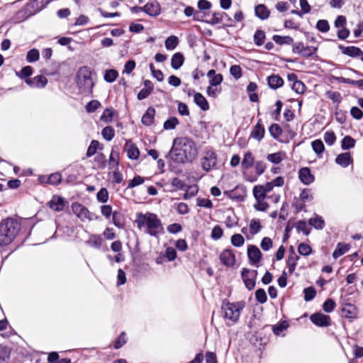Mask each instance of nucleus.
Wrapping results in <instances>:
<instances>
[{
  "label": "nucleus",
  "mask_w": 363,
  "mask_h": 363,
  "mask_svg": "<svg viewBox=\"0 0 363 363\" xmlns=\"http://www.w3.org/2000/svg\"><path fill=\"white\" fill-rule=\"evenodd\" d=\"M196 155L197 148L191 139L183 137L174 140L169 155L174 162L178 163L191 162Z\"/></svg>",
  "instance_id": "f257e3e1"
},
{
  "label": "nucleus",
  "mask_w": 363,
  "mask_h": 363,
  "mask_svg": "<svg viewBox=\"0 0 363 363\" xmlns=\"http://www.w3.org/2000/svg\"><path fill=\"white\" fill-rule=\"evenodd\" d=\"M138 229L143 230L145 233L152 237H158L163 233V225L160 219L155 213L147 212L138 213L135 220Z\"/></svg>",
  "instance_id": "f03ea898"
},
{
  "label": "nucleus",
  "mask_w": 363,
  "mask_h": 363,
  "mask_svg": "<svg viewBox=\"0 0 363 363\" xmlns=\"http://www.w3.org/2000/svg\"><path fill=\"white\" fill-rule=\"evenodd\" d=\"M21 230V223L16 219L8 218L0 223V247L7 246L16 238Z\"/></svg>",
  "instance_id": "7ed1b4c3"
},
{
  "label": "nucleus",
  "mask_w": 363,
  "mask_h": 363,
  "mask_svg": "<svg viewBox=\"0 0 363 363\" xmlns=\"http://www.w3.org/2000/svg\"><path fill=\"white\" fill-rule=\"evenodd\" d=\"M77 84L81 94L84 95L92 94L94 82L90 68L84 66L78 70L77 73Z\"/></svg>",
  "instance_id": "20e7f679"
},
{
  "label": "nucleus",
  "mask_w": 363,
  "mask_h": 363,
  "mask_svg": "<svg viewBox=\"0 0 363 363\" xmlns=\"http://www.w3.org/2000/svg\"><path fill=\"white\" fill-rule=\"evenodd\" d=\"M245 306V301L235 303L223 302L221 307L223 316L225 319L229 320L233 323H235L239 320L240 313Z\"/></svg>",
  "instance_id": "39448f33"
},
{
  "label": "nucleus",
  "mask_w": 363,
  "mask_h": 363,
  "mask_svg": "<svg viewBox=\"0 0 363 363\" xmlns=\"http://www.w3.org/2000/svg\"><path fill=\"white\" fill-rule=\"evenodd\" d=\"M218 157L216 152L212 149L206 150L201 158V166L203 171L208 172L218 169Z\"/></svg>",
  "instance_id": "423d86ee"
},
{
  "label": "nucleus",
  "mask_w": 363,
  "mask_h": 363,
  "mask_svg": "<svg viewBox=\"0 0 363 363\" xmlns=\"http://www.w3.org/2000/svg\"><path fill=\"white\" fill-rule=\"evenodd\" d=\"M72 210L73 213L82 220H84L85 219L88 220H93L98 218L96 215L91 213L85 206L77 202L72 203Z\"/></svg>",
  "instance_id": "0eeeda50"
},
{
  "label": "nucleus",
  "mask_w": 363,
  "mask_h": 363,
  "mask_svg": "<svg viewBox=\"0 0 363 363\" xmlns=\"http://www.w3.org/2000/svg\"><path fill=\"white\" fill-rule=\"evenodd\" d=\"M51 0H30L25 6V11L32 16L40 11Z\"/></svg>",
  "instance_id": "6e6552de"
},
{
  "label": "nucleus",
  "mask_w": 363,
  "mask_h": 363,
  "mask_svg": "<svg viewBox=\"0 0 363 363\" xmlns=\"http://www.w3.org/2000/svg\"><path fill=\"white\" fill-rule=\"evenodd\" d=\"M257 271L250 270L243 268L241 272L242 279L247 289L252 290L255 286V279L257 277Z\"/></svg>",
  "instance_id": "1a4fd4ad"
},
{
  "label": "nucleus",
  "mask_w": 363,
  "mask_h": 363,
  "mask_svg": "<svg viewBox=\"0 0 363 363\" xmlns=\"http://www.w3.org/2000/svg\"><path fill=\"white\" fill-rule=\"evenodd\" d=\"M311 322L319 327H327L330 325V318L329 315L321 313H315L311 315Z\"/></svg>",
  "instance_id": "9d476101"
},
{
  "label": "nucleus",
  "mask_w": 363,
  "mask_h": 363,
  "mask_svg": "<svg viewBox=\"0 0 363 363\" xmlns=\"http://www.w3.org/2000/svg\"><path fill=\"white\" fill-rule=\"evenodd\" d=\"M247 257L251 264L258 267L262 258V252L255 245H250L247 247Z\"/></svg>",
  "instance_id": "9b49d317"
},
{
  "label": "nucleus",
  "mask_w": 363,
  "mask_h": 363,
  "mask_svg": "<svg viewBox=\"0 0 363 363\" xmlns=\"http://www.w3.org/2000/svg\"><path fill=\"white\" fill-rule=\"evenodd\" d=\"M26 83L33 88H44L48 83L47 78L40 74L34 77L33 78H27L25 80Z\"/></svg>",
  "instance_id": "f8f14e48"
},
{
  "label": "nucleus",
  "mask_w": 363,
  "mask_h": 363,
  "mask_svg": "<svg viewBox=\"0 0 363 363\" xmlns=\"http://www.w3.org/2000/svg\"><path fill=\"white\" fill-rule=\"evenodd\" d=\"M137 9L144 11L152 16H156L160 13V5L157 1L147 2L143 7H138Z\"/></svg>",
  "instance_id": "ddd939ff"
},
{
  "label": "nucleus",
  "mask_w": 363,
  "mask_h": 363,
  "mask_svg": "<svg viewBox=\"0 0 363 363\" xmlns=\"http://www.w3.org/2000/svg\"><path fill=\"white\" fill-rule=\"evenodd\" d=\"M358 315L357 308L351 303H346L342 308L341 315L345 318L353 319L356 318Z\"/></svg>",
  "instance_id": "4468645a"
},
{
  "label": "nucleus",
  "mask_w": 363,
  "mask_h": 363,
  "mask_svg": "<svg viewBox=\"0 0 363 363\" xmlns=\"http://www.w3.org/2000/svg\"><path fill=\"white\" fill-rule=\"evenodd\" d=\"M220 262L227 267H233L235 263V257L231 250H225L220 255Z\"/></svg>",
  "instance_id": "2eb2a0df"
},
{
  "label": "nucleus",
  "mask_w": 363,
  "mask_h": 363,
  "mask_svg": "<svg viewBox=\"0 0 363 363\" xmlns=\"http://www.w3.org/2000/svg\"><path fill=\"white\" fill-rule=\"evenodd\" d=\"M298 177L301 182L306 185H309L315 180L314 176L308 167H303L298 172Z\"/></svg>",
  "instance_id": "dca6fc26"
},
{
  "label": "nucleus",
  "mask_w": 363,
  "mask_h": 363,
  "mask_svg": "<svg viewBox=\"0 0 363 363\" xmlns=\"http://www.w3.org/2000/svg\"><path fill=\"white\" fill-rule=\"evenodd\" d=\"M125 150L127 152V155L130 160H137L140 155V151L131 140H126L125 144Z\"/></svg>",
  "instance_id": "f3484780"
},
{
  "label": "nucleus",
  "mask_w": 363,
  "mask_h": 363,
  "mask_svg": "<svg viewBox=\"0 0 363 363\" xmlns=\"http://www.w3.org/2000/svg\"><path fill=\"white\" fill-rule=\"evenodd\" d=\"M144 87L138 94L137 98L138 100H143L148 97L152 92L154 86L150 80L145 79L143 82Z\"/></svg>",
  "instance_id": "a211bd4d"
},
{
  "label": "nucleus",
  "mask_w": 363,
  "mask_h": 363,
  "mask_svg": "<svg viewBox=\"0 0 363 363\" xmlns=\"http://www.w3.org/2000/svg\"><path fill=\"white\" fill-rule=\"evenodd\" d=\"M48 206L53 211H62L65 208V199L61 196H53Z\"/></svg>",
  "instance_id": "6ab92c4d"
},
{
  "label": "nucleus",
  "mask_w": 363,
  "mask_h": 363,
  "mask_svg": "<svg viewBox=\"0 0 363 363\" xmlns=\"http://www.w3.org/2000/svg\"><path fill=\"white\" fill-rule=\"evenodd\" d=\"M264 133L265 129L264 125L262 123L261 119H259L256 125L253 128L250 136L252 138L260 141L264 138Z\"/></svg>",
  "instance_id": "aec40b11"
},
{
  "label": "nucleus",
  "mask_w": 363,
  "mask_h": 363,
  "mask_svg": "<svg viewBox=\"0 0 363 363\" xmlns=\"http://www.w3.org/2000/svg\"><path fill=\"white\" fill-rule=\"evenodd\" d=\"M155 109L153 107H148L141 118L144 125L150 126L153 124L155 116Z\"/></svg>",
  "instance_id": "412c9836"
},
{
  "label": "nucleus",
  "mask_w": 363,
  "mask_h": 363,
  "mask_svg": "<svg viewBox=\"0 0 363 363\" xmlns=\"http://www.w3.org/2000/svg\"><path fill=\"white\" fill-rule=\"evenodd\" d=\"M338 48L342 54L352 57H359L360 54H362V50L359 48L354 46L345 47L342 45H340Z\"/></svg>",
  "instance_id": "4be33fe9"
},
{
  "label": "nucleus",
  "mask_w": 363,
  "mask_h": 363,
  "mask_svg": "<svg viewBox=\"0 0 363 363\" xmlns=\"http://www.w3.org/2000/svg\"><path fill=\"white\" fill-rule=\"evenodd\" d=\"M352 162L353 160L350 152L341 153L335 158V162L342 167H348Z\"/></svg>",
  "instance_id": "5701e85b"
},
{
  "label": "nucleus",
  "mask_w": 363,
  "mask_h": 363,
  "mask_svg": "<svg viewBox=\"0 0 363 363\" xmlns=\"http://www.w3.org/2000/svg\"><path fill=\"white\" fill-rule=\"evenodd\" d=\"M207 77L209 78V84L215 86L220 85L223 80V75L216 74L214 69H210L207 72Z\"/></svg>",
  "instance_id": "b1692460"
},
{
  "label": "nucleus",
  "mask_w": 363,
  "mask_h": 363,
  "mask_svg": "<svg viewBox=\"0 0 363 363\" xmlns=\"http://www.w3.org/2000/svg\"><path fill=\"white\" fill-rule=\"evenodd\" d=\"M267 83L270 88L277 89L284 84V80L279 75L273 74L267 77Z\"/></svg>",
  "instance_id": "393cba45"
},
{
  "label": "nucleus",
  "mask_w": 363,
  "mask_h": 363,
  "mask_svg": "<svg viewBox=\"0 0 363 363\" xmlns=\"http://www.w3.org/2000/svg\"><path fill=\"white\" fill-rule=\"evenodd\" d=\"M350 249V244H345L343 242H339L337 243L335 250H334L333 253V257L335 259H337L340 256L345 254L347 252H348Z\"/></svg>",
  "instance_id": "a878e982"
},
{
  "label": "nucleus",
  "mask_w": 363,
  "mask_h": 363,
  "mask_svg": "<svg viewBox=\"0 0 363 363\" xmlns=\"http://www.w3.org/2000/svg\"><path fill=\"white\" fill-rule=\"evenodd\" d=\"M194 103L203 111H207L209 105L206 98L200 93H196L194 96Z\"/></svg>",
  "instance_id": "bb28decb"
},
{
  "label": "nucleus",
  "mask_w": 363,
  "mask_h": 363,
  "mask_svg": "<svg viewBox=\"0 0 363 363\" xmlns=\"http://www.w3.org/2000/svg\"><path fill=\"white\" fill-rule=\"evenodd\" d=\"M184 61V57L182 53L177 52L174 54L171 60L172 67L174 69H179L182 66Z\"/></svg>",
  "instance_id": "cd10ccee"
},
{
  "label": "nucleus",
  "mask_w": 363,
  "mask_h": 363,
  "mask_svg": "<svg viewBox=\"0 0 363 363\" xmlns=\"http://www.w3.org/2000/svg\"><path fill=\"white\" fill-rule=\"evenodd\" d=\"M256 16L262 20L268 18L270 11L264 4H259L255 9Z\"/></svg>",
  "instance_id": "c85d7f7f"
},
{
  "label": "nucleus",
  "mask_w": 363,
  "mask_h": 363,
  "mask_svg": "<svg viewBox=\"0 0 363 363\" xmlns=\"http://www.w3.org/2000/svg\"><path fill=\"white\" fill-rule=\"evenodd\" d=\"M308 223L317 230H322L325 227V221L323 218L318 215H315L314 217L311 218Z\"/></svg>",
  "instance_id": "c756f323"
},
{
  "label": "nucleus",
  "mask_w": 363,
  "mask_h": 363,
  "mask_svg": "<svg viewBox=\"0 0 363 363\" xmlns=\"http://www.w3.org/2000/svg\"><path fill=\"white\" fill-rule=\"evenodd\" d=\"M272 40L278 45H293L294 39L289 35L281 36L279 35H274L272 37Z\"/></svg>",
  "instance_id": "7c9ffc66"
},
{
  "label": "nucleus",
  "mask_w": 363,
  "mask_h": 363,
  "mask_svg": "<svg viewBox=\"0 0 363 363\" xmlns=\"http://www.w3.org/2000/svg\"><path fill=\"white\" fill-rule=\"evenodd\" d=\"M298 259L299 257L294 252L288 257L286 264L290 274L295 271Z\"/></svg>",
  "instance_id": "2f4dec72"
},
{
  "label": "nucleus",
  "mask_w": 363,
  "mask_h": 363,
  "mask_svg": "<svg viewBox=\"0 0 363 363\" xmlns=\"http://www.w3.org/2000/svg\"><path fill=\"white\" fill-rule=\"evenodd\" d=\"M102 242V238L99 235H91L86 243L93 247L99 249Z\"/></svg>",
  "instance_id": "473e14b6"
},
{
  "label": "nucleus",
  "mask_w": 363,
  "mask_h": 363,
  "mask_svg": "<svg viewBox=\"0 0 363 363\" xmlns=\"http://www.w3.org/2000/svg\"><path fill=\"white\" fill-rule=\"evenodd\" d=\"M285 158V153L282 152H278L272 154H269L267 159L270 162L277 164H279Z\"/></svg>",
  "instance_id": "72a5a7b5"
},
{
  "label": "nucleus",
  "mask_w": 363,
  "mask_h": 363,
  "mask_svg": "<svg viewBox=\"0 0 363 363\" xmlns=\"http://www.w3.org/2000/svg\"><path fill=\"white\" fill-rule=\"evenodd\" d=\"M266 35L264 30H257L253 36L254 43L257 46H261L264 43Z\"/></svg>",
  "instance_id": "f704fd0d"
},
{
  "label": "nucleus",
  "mask_w": 363,
  "mask_h": 363,
  "mask_svg": "<svg viewBox=\"0 0 363 363\" xmlns=\"http://www.w3.org/2000/svg\"><path fill=\"white\" fill-rule=\"evenodd\" d=\"M254 163V157L251 152H247L245 154L243 160L242 161V167L244 169L250 168Z\"/></svg>",
  "instance_id": "c9c22d12"
},
{
  "label": "nucleus",
  "mask_w": 363,
  "mask_h": 363,
  "mask_svg": "<svg viewBox=\"0 0 363 363\" xmlns=\"http://www.w3.org/2000/svg\"><path fill=\"white\" fill-rule=\"evenodd\" d=\"M179 44V39L175 35H171L168 37L164 43L165 48L168 50H172L176 48Z\"/></svg>",
  "instance_id": "e433bc0d"
},
{
  "label": "nucleus",
  "mask_w": 363,
  "mask_h": 363,
  "mask_svg": "<svg viewBox=\"0 0 363 363\" xmlns=\"http://www.w3.org/2000/svg\"><path fill=\"white\" fill-rule=\"evenodd\" d=\"M313 151L317 155H320L325 150V146L322 140H315L311 143Z\"/></svg>",
  "instance_id": "4c0bfd02"
},
{
  "label": "nucleus",
  "mask_w": 363,
  "mask_h": 363,
  "mask_svg": "<svg viewBox=\"0 0 363 363\" xmlns=\"http://www.w3.org/2000/svg\"><path fill=\"white\" fill-rule=\"evenodd\" d=\"M101 135L106 140L111 141L115 136V130L111 126H106L103 128Z\"/></svg>",
  "instance_id": "58836bf2"
},
{
  "label": "nucleus",
  "mask_w": 363,
  "mask_h": 363,
  "mask_svg": "<svg viewBox=\"0 0 363 363\" xmlns=\"http://www.w3.org/2000/svg\"><path fill=\"white\" fill-rule=\"evenodd\" d=\"M253 195L255 199H265L267 193L262 185H256L253 188Z\"/></svg>",
  "instance_id": "ea45409f"
},
{
  "label": "nucleus",
  "mask_w": 363,
  "mask_h": 363,
  "mask_svg": "<svg viewBox=\"0 0 363 363\" xmlns=\"http://www.w3.org/2000/svg\"><path fill=\"white\" fill-rule=\"evenodd\" d=\"M355 145V140L350 136H345L342 140V149L344 150L354 147Z\"/></svg>",
  "instance_id": "a19ab883"
},
{
  "label": "nucleus",
  "mask_w": 363,
  "mask_h": 363,
  "mask_svg": "<svg viewBox=\"0 0 363 363\" xmlns=\"http://www.w3.org/2000/svg\"><path fill=\"white\" fill-rule=\"evenodd\" d=\"M118 72L115 69L106 70L104 78V80L108 83L113 82L118 77Z\"/></svg>",
  "instance_id": "79ce46f5"
},
{
  "label": "nucleus",
  "mask_w": 363,
  "mask_h": 363,
  "mask_svg": "<svg viewBox=\"0 0 363 363\" xmlns=\"http://www.w3.org/2000/svg\"><path fill=\"white\" fill-rule=\"evenodd\" d=\"M269 131L271 136L272 138H274V139H278L279 137L282 133V130H281V127L279 126V125H278L277 123H274V124L271 125L269 128Z\"/></svg>",
  "instance_id": "37998d69"
},
{
  "label": "nucleus",
  "mask_w": 363,
  "mask_h": 363,
  "mask_svg": "<svg viewBox=\"0 0 363 363\" xmlns=\"http://www.w3.org/2000/svg\"><path fill=\"white\" fill-rule=\"evenodd\" d=\"M119 164V153L118 152H115L114 149H112L109 157V164L113 167L118 169Z\"/></svg>",
  "instance_id": "c03bdc74"
},
{
  "label": "nucleus",
  "mask_w": 363,
  "mask_h": 363,
  "mask_svg": "<svg viewBox=\"0 0 363 363\" xmlns=\"http://www.w3.org/2000/svg\"><path fill=\"white\" fill-rule=\"evenodd\" d=\"M40 53L37 49L29 50L26 55V60L28 62H35L39 60Z\"/></svg>",
  "instance_id": "a18cd8bd"
},
{
  "label": "nucleus",
  "mask_w": 363,
  "mask_h": 363,
  "mask_svg": "<svg viewBox=\"0 0 363 363\" xmlns=\"http://www.w3.org/2000/svg\"><path fill=\"white\" fill-rule=\"evenodd\" d=\"M300 200L303 202H310L313 200V196L311 193V189H304L300 194L299 196Z\"/></svg>",
  "instance_id": "49530a36"
},
{
  "label": "nucleus",
  "mask_w": 363,
  "mask_h": 363,
  "mask_svg": "<svg viewBox=\"0 0 363 363\" xmlns=\"http://www.w3.org/2000/svg\"><path fill=\"white\" fill-rule=\"evenodd\" d=\"M250 231L252 235L258 233L262 228L260 222L258 219H252L250 223Z\"/></svg>",
  "instance_id": "de8ad7c7"
},
{
  "label": "nucleus",
  "mask_w": 363,
  "mask_h": 363,
  "mask_svg": "<svg viewBox=\"0 0 363 363\" xmlns=\"http://www.w3.org/2000/svg\"><path fill=\"white\" fill-rule=\"evenodd\" d=\"M48 184L51 185H58L62 182V175L60 173H53L48 176L47 179Z\"/></svg>",
  "instance_id": "09e8293b"
},
{
  "label": "nucleus",
  "mask_w": 363,
  "mask_h": 363,
  "mask_svg": "<svg viewBox=\"0 0 363 363\" xmlns=\"http://www.w3.org/2000/svg\"><path fill=\"white\" fill-rule=\"evenodd\" d=\"M179 124V121L176 117H170L164 123V128L165 130H172Z\"/></svg>",
  "instance_id": "8fccbe9b"
},
{
  "label": "nucleus",
  "mask_w": 363,
  "mask_h": 363,
  "mask_svg": "<svg viewBox=\"0 0 363 363\" xmlns=\"http://www.w3.org/2000/svg\"><path fill=\"white\" fill-rule=\"evenodd\" d=\"M245 239L240 234H234L231 237V243L233 246L239 247L244 245Z\"/></svg>",
  "instance_id": "3c124183"
},
{
  "label": "nucleus",
  "mask_w": 363,
  "mask_h": 363,
  "mask_svg": "<svg viewBox=\"0 0 363 363\" xmlns=\"http://www.w3.org/2000/svg\"><path fill=\"white\" fill-rule=\"evenodd\" d=\"M224 17H228V14L225 12L213 13L211 20V23L218 24L223 21Z\"/></svg>",
  "instance_id": "603ef678"
},
{
  "label": "nucleus",
  "mask_w": 363,
  "mask_h": 363,
  "mask_svg": "<svg viewBox=\"0 0 363 363\" xmlns=\"http://www.w3.org/2000/svg\"><path fill=\"white\" fill-rule=\"evenodd\" d=\"M304 299L306 301H310L314 298L316 295V291L313 287H308L304 289Z\"/></svg>",
  "instance_id": "864d4df0"
},
{
  "label": "nucleus",
  "mask_w": 363,
  "mask_h": 363,
  "mask_svg": "<svg viewBox=\"0 0 363 363\" xmlns=\"http://www.w3.org/2000/svg\"><path fill=\"white\" fill-rule=\"evenodd\" d=\"M99 141L93 140L91 142V143H90V145H89V147L87 149L86 156L88 157H90L93 156L96 152L97 149L99 148Z\"/></svg>",
  "instance_id": "5fc2aeb1"
},
{
  "label": "nucleus",
  "mask_w": 363,
  "mask_h": 363,
  "mask_svg": "<svg viewBox=\"0 0 363 363\" xmlns=\"http://www.w3.org/2000/svg\"><path fill=\"white\" fill-rule=\"evenodd\" d=\"M114 114L115 112L112 108H106L102 113L101 120L109 123L112 121Z\"/></svg>",
  "instance_id": "6e6d98bb"
},
{
  "label": "nucleus",
  "mask_w": 363,
  "mask_h": 363,
  "mask_svg": "<svg viewBox=\"0 0 363 363\" xmlns=\"http://www.w3.org/2000/svg\"><path fill=\"white\" fill-rule=\"evenodd\" d=\"M316 28L322 32L326 33L330 30V25L327 20H319L316 23Z\"/></svg>",
  "instance_id": "4d7b16f0"
},
{
  "label": "nucleus",
  "mask_w": 363,
  "mask_h": 363,
  "mask_svg": "<svg viewBox=\"0 0 363 363\" xmlns=\"http://www.w3.org/2000/svg\"><path fill=\"white\" fill-rule=\"evenodd\" d=\"M230 73L235 79L241 78L242 75V69L240 66L237 65H232L230 67Z\"/></svg>",
  "instance_id": "13d9d810"
},
{
  "label": "nucleus",
  "mask_w": 363,
  "mask_h": 363,
  "mask_svg": "<svg viewBox=\"0 0 363 363\" xmlns=\"http://www.w3.org/2000/svg\"><path fill=\"white\" fill-rule=\"evenodd\" d=\"M97 200L106 203L108 199V192L106 188H101L96 194Z\"/></svg>",
  "instance_id": "bf43d9fd"
},
{
  "label": "nucleus",
  "mask_w": 363,
  "mask_h": 363,
  "mask_svg": "<svg viewBox=\"0 0 363 363\" xmlns=\"http://www.w3.org/2000/svg\"><path fill=\"white\" fill-rule=\"evenodd\" d=\"M255 298L260 303H264L267 300L265 291L263 289H259L255 292Z\"/></svg>",
  "instance_id": "052dcab7"
},
{
  "label": "nucleus",
  "mask_w": 363,
  "mask_h": 363,
  "mask_svg": "<svg viewBox=\"0 0 363 363\" xmlns=\"http://www.w3.org/2000/svg\"><path fill=\"white\" fill-rule=\"evenodd\" d=\"M256 203L254 204V208L258 211H265L268 207V203L264 201L265 199H255Z\"/></svg>",
  "instance_id": "680f3d73"
},
{
  "label": "nucleus",
  "mask_w": 363,
  "mask_h": 363,
  "mask_svg": "<svg viewBox=\"0 0 363 363\" xmlns=\"http://www.w3.org/2000/svg\"><path fill=\"white\" fill-rule=\"evenodd\" d=\"M335 302L333 299L328 298L324 302L323 309L326 313H330L335 309Z\"/></svg>",
  "instance_id": "e2e57ef3"
},
{
  "label": "nucleus",
  "mask_w": 363,
  "mask_h": 363,
  "mask_svg": "<svg viewBox=\"0 0 363 363\" xmlns=\"http://www.w3.org/2000/svg\"><path fill=\"white\" fill-rule=\"evenodd\" d=\"M298 252L301 255L308 256L311 253L312 249L308 245L301 243L298 247Z\"/></svg>",
  "instance_id": "0e129e2a"
},
{
  "label": "nucleus",
  "mask_w": 363,
  "mask_h": 363,
  "mask_svg": "<svg viewBox=\"0 0 363 363\" xmlns=\"http://www.w3.org/2000/svg\"><path fill=\"white\" fill-rule=\"evenodd\" d=\"M324 140L328 145H333L336 140L333 131H327L324 133Z\"/></svg>",
  "instance_id": "69168bd1"
},
{
  "label": "nucleus",
  "mask_w": 363,
  "mask_h": 363,
  "mask_svg": "<svg viewBox=\"0 0 363 363\" xmlns=\"http://www.w3.org/2000/svg\"><path fill=\"white\" fill-rule=\"evenodd\" d=\"M33 74V68L30 66H26L21 69L20 72H17L16 74L20 78H27L32 75Z\"/></svg>",
  "instance_id": "338daca9"
},
{
  "label": "nucleus",
  "mask_w": 363,
  "mask_h": 363,
  "mask_svg": "<svg viewBox=\"0 0 363 363\" xmlns=\"http://www.w3.org/2000/svg\"><path fill=\"white\" fill-rule=\"evenodd\" d=\"M291 88L297 94H302L305 91L306 86L301 81L298 80L293 83Z\"/></svg>",
  "instance_id": "774afa93"
}]
</instances>
